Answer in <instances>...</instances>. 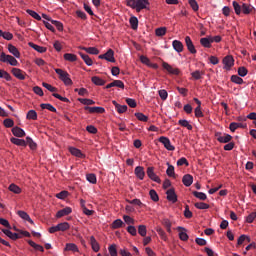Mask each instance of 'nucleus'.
Masks as SVG:
<instances>
[{"label":"nucleus","instance_id":"nucleus-10","mask_svg":"<svg viewBox=\"0 0 256 256\" xmlns=\"http://www.w3.org/2000/svg\"><path fill=\"white\" fill-rule=\"evenodd\" d=\"M147 5H149V0H136V11L137 13H141L143 9H147Z\"/></svg>","mask_w":256,"mask_h":256},{"label":"nucleus","instance_id":"nucleus-36","mask_svg":"<svg viewBox=\"0 0 256 256\" xmlns=\"http://www.w3.org/2000/svg\"><path fill=\"white\" fill-rule=\"evenodd\" d=\"M28 244L30 245V247H33V249H35L36 251H41V253L45 251V248H43V246L33 242L32 240H28Z\"/></svg>","mask_w":256,"mask_h":256},{"label":"nucleus","instance_id":"nucleus-31","mask_svg":"<svg viewBox=\"0 0 256 256\" xmlns=\"http://www.w3.org/2000/svg\"><path fill=\"white\" fill-rule=\"evenodd\" d=\"M79 55L81 59H83L84 63L88 65V67H91V65H93V60L91 59V57H89V55L84 54L83 52H79Z\"/></svg>","mask_w":256,"mask_h":256},{"label":"nucleus","instance_id":"nucleus-50","mask_svg":"<svg viewBox=\"0 0 256 256\" xmlns=\"http://www.w3.org/2000/svg\"><path fill=\"white\" fill-rule=\"evenodd\" d=\"M178 123L181 125V127H185L188 129V131H191L193 129V126L189 124V121L187 120H179Z\"/></svg>","mask_w":256,"mask_h":256},{"label":"nucleus","instance_id":"nucleus-42","mask_svg":"<svg viewBox=\"0 0 256 256\" xmlns=\"http://www.w3.org/2000/svg\"><path fill=\"white\" fill-rule=\"evenodd\" d=\"M192 194L194 195V197H196L197 199H200V201H205L207 199V194L203 193V192H197L194 191L192 192Z\"/></svg>","mask_w":256,"mask_h":256},{"label":"nucleus","instance_id":"nucleus-62","mask_svg":"<svg viewBox=\"0 0 256 256\" xmlns=\"http://www.w3.org/2000/svg\"><path fill=\"white\" fill-rule=\"evenodd\" d=\"M193 79H195L196 81H199V79H201V76L203 75V72L196 70L194 72L191 73Z\"/></svg>","mask_w":256,"mask_h":256},{"label":"nucleus","instance_id":"nucleus-57","mask_svg":"<svg viewBox=\"0 0 256 256\" xmlns=\"http://www.w3.org/2000/svg\"><path fill=\"white\" fill-rule=\"evenodd\" d=\"M149 195H150V199H152V201H154L155 203L159 201V195L157 194V191L152 189L150 190Z\"/></svg>","mask_w":256,"mask_h":256},{"label":"nucleus","instance_id":"nucleus-6","mask_svg":"<svg viewBox=\"0 0 256 256\" xmlns=\"http://www.w3.org/2000/svg\"><path fill=\"white\" fill-rule=\"evenodd\" d=\"M149 179L154 181L155 183H161V178L155 174V168L154 167H148L146 171Z\"/></svg>","mask_w":256,"mask_h":256},{"label":"nucleus","instance_id":"nucleus-63","mask_svg":"<svg viewBox=\"0 0 256 256\" xmlns=\"http://www.w3.org/2000/svg\"><path fill=\"white\" fill-rule=\"evenodd\" d=\"M247 73H248L247 68H245V67H239L238 68V75L240 77H246Z\"/></svg>","mask_w":256,"mask_h":256},{"label":"nucleus","instance_id":"nucleus-55","mask_svg":"<svg viewBox=\"0 0 256 256\" xmlns=\"http://www.w3.org/2000/svg\"><path fill=\"white\" fill-rule=\"evenodd\" d=\"M138 233H139V235H141V237H145L147 235V226L139 225L138 226Z\"/></svg>","mask_w":256,"mask_h":256},{"label":"nucleus","instance_id":"nucleus-32","mask_svg":"<svg viewBox=\"0 0 256 256\" xmlns=\"http://www.w3.org/2000/svg\"><path fill=\"white\" fill-rule=\"evenodd\" d=\"M64 251H72V253H79V248L75 245V243H67Z\"/></svg>","mask_w":256,"mask_h":256},{"label":"nucleus","instance_id":"nucleus-5","mask_svg":"<svg viewBox=\"0 0 256 256\" xmlns=\"http://www.w3.org/2000/svg\"><path fill=\"white\" fill-rule=\"evenodd\" d=\"M159 142L162 143V145H164L167 151H175V146L171 144V140H169V138L161 136L159 138Z\"/></svg>","mask_w":256,"mask_h":256},{"label":"nucleus","instance_id":"nucleus-15","mask_svg":"<svg viewBox=\"0 0 256 256\" xmlns=\"http://www.w3.org/2000/svg\"><path fill=\"white\" fill-rule=\"evenodd\" d=\"M134 174L138 179H140V181H143V179H145V168H143L142 166H137L134 169Z\"/></svg>","mask_w":256,"mask_h":256},{"label":"nucleus","instance_id":"nucleus-2","mask_svg":"<svg viewBox=\"0 0 256 256\" xmlns=\"http://www.w3.org/2000/svg\"><path fill=\"white\" fill-rule=\"evenodd\" d=\"M0 61L2 63H9V65H12V67H17L19 65V62L17 59L11 55L5 54V52H2L0 55Z\"/></svg>","mask_w":256,"mask_h":256},{"label":"nucleus","instance_id":"nucleus-11","mask_svg":"<svg viewBox=\"0 0 256 256\" xmlns=\"http://www.w3.org/2000/svg\"><path fill=\"white\" fill-rule=\"evenodd\" d=\"M84 111H88L89 113L103 114V113H105V108L99 107V106H94V107L85 106Z\"/></svg>","mask_w":256,"mask_h":256},{"label":"nucleus","instance_id":"nucleus-41","mask_svg":"<svg viewBox=\"0 0 256 256\" xmlns=\"http://www.w3.org/2000/svg\"><path fill=\"white\" fill-rule=\"evenodd\" d=\"M135 117L138 121H142L143 123H147V121H149V117L141 112L135 113Z\"/></svg>","mask_w":256,"mask_h":256},{"label":"nucleus","instance_id":"nucleus-38","mask_svg":"<svg viewBox=\"0 0 256 256\" xmlns=\"http://www.w3.org/2000/svg\"><path fill=\"white\" fill-rule=\"evenodd\" d=\"M65 61H69L70 63H75L77 61V55L71 53L64 54Z\"/></svg>","mask_w":256,"mask_h":256},{"label":"nucleus","instance_id":"nucleus-37","mask_svg":"<svg viewBox=\"0 0 256 256\" xmlns=\"http://www.w3.org/2000/svg\"><path fill=\"white\" fill-rule=\"evenodd\" d=\"M112 229H120V227H125V223L123 220L121 219H116L112 225H111Z\"/></svg>","mask_w":256,"mask_h":256},{"label":"nucleus","instance_id":"nucleus-54","mask_svg":"<svg viewBox=\"0 0 256 256\" xmlns=\"http://www.w3.org/2000/svg\"><path fill=\"white\" fill-rule=\"evenodd\" d=\"M86 179L89 183H92V185H95V183H97V176L95 174H87Z\"/></svg>","mask_w":256,"mask_h":256},{"label":"nucleus","instance_id":"nucleus-17","mask_svg":"<svg viewBox=\"0 0 256 256\" xmlns=\"http://www.w3.org/2000/svg\"><path fill=\"white\" fill-rule=\"evenodd\" d=\"M72 212H73V210L71 209V207H66V208H63V209L59 210L56 213V217H57V219H61V217L71 215Z\"/></svg>","mask_w":256,"mask_h":256},{"label":"nucleus","instance_id":"nucleus-21","mask_svg":"<svg viewBox=\"0 0 256 256\" xmlns=\"http://www.w3.org/2000/svg\"><path fill=\"white\" fill-rule=\"evenodd\" d=\"M69 152L71 153V155H73L74 157H78L79 159L85 158V154H83V152H81V150H79L78 148L70 147Z\"/></svg>","mask_w":256,"mask_h":256},{"label":"nucleus","instance_id":"nucleus-27","mask_svg":"<svg viewBox=\"0 0 256 256\" xmlns=\"http://www.w3.org/2000/svg\"><path fill=\"white\" fill-rule=\"evenodd\" d=\"M211 43H213V40H211V37L200 39V45H202V47H206V49H211Z\"/></svg>","mask_w":256,"mask_h":256},{"label":"nucleus","instance_id":"nucleus-46","mask_svg":"<svg viewBox=\"0 0 256 256\" xmlns=\"http://www.w3.org/2000/svg\"><path fill=\"white\" fill-rule=\"evenodd\" d=\"M0 79H5L6 81H11L12 77L11 74H9L5 70H0Z\"/></svg>","mask_w":256,"mask_h":256},{"label":"nucleus","instance_id":"nucleus-19","mask_svg":"<svg viewBox=\"0 0 256 256\" xmlns=\"http://www.w3.org/2000/svg\"><path fill=\"white\" fill-rule=\"evenodd\" d=\"M177 231H179V239L181 241H188L189 240V235H187V229L179 226L177 228Z\"/></svg>","mask_w":256,"mask_h":256},{"label":"nucleus","instance_id":"nucleus-35","mask_svg":"<svg viewBox=\"0 0 256 256\" xmlns=\"http://www.w3.org/2000/svg\"><path fill=\"white\" fill-rule=\"evenodd\" d=\"M92 83H94V85H98L100 87H102L103 85H105V80L101 79L99 76H94L91 78Z\"/></svg>","mask_w":256,"mask_h":256},{"label":"nucleus","instance_id":"nucleus-26","mask_svg":"<svg viewBox=\"0 0 256 256\" xmlns=\"http://www.w3.org/2000/svg\"><path fill=\"white\" fill-rule=\"evenodd\" d=\"M10 141L14 145H17L18 147H27V142L23 139L12 137Z\"/></svg>","mask_w":256,"mask_h":256},{"label":"nucleus","instance_id":"nucleus-28","mask_svg":"<svg viewBox=\"0 0 256 256\" xmlns=\"http://www.w3.org/2000/svg\"><path fill=\"white\" fill-rule=\"evenodd\" d=\"M90 245L95 253H99V242L95 239V236L90 237Z\"/></svg>","mask_w":256,"mask_h":256},{"label":"nucleus","instance_id":"nucleus-64","mask_svg":"<svg viewBox=\"0 0 256 256\" xmlns=\"http://www.w3.org/2000/svg\"><path fill=\"white\" fill-rule=\"evenodd\" d=\"M255 218H256V212H252L246 217V221L247 223H253V221H255Z\"/></svg>","mask_w":256,"mask_h":256},{"label":"nucleus","instance_id":"nucleus-52","mask_svg":"<svg viewBox=\"0 0 256 256\" xmlns=\"http://www.w3.org/2000/svg\"><path fill=\"white\" fill-rule=\"evenodd\" d=\"M166 174L168 175V177H175V167L171 164H168Z\"/></svg>","mask_w":256,"mask_h":256},{"label":"nucleus","instance_id":"nucleus-30","mask_svg":"<svg viewBox=\"0 0 256 256\" xmlns=\"http://www.w3.org/2000/svg\"><path fill=\"white\" fill-rule=\"evenodd\" d=\"M116 111H118V113H125V111H127V105H120L119 103H117V101L113 100L112 101Z\"/></svg>","mask_w":256,"mask_h":256},{"label":"nucleus","instance_id":"nucleus-58","mask_svg":"<svg viewBox=\"0 0 256 256\" xmlns=\"http://www.w3.org/2000/svg\"><path fill=\"white\" fill-rule=\"evenodd\" d=\"M194 206L196 207V209H209V204L205 202H197L194 204Z\"/></svg>","mask_w":256,"mask_h":256},{"label":"nucleus","instance_id":"nucleus-59","mask_svg":"<svg viewBox=\"0 0 256 256\" xmlns=\"http://www.w3.org/2000/svg\"><path fill=\"white\" fill-rule=\"evenodd\" d=\"M3 124H4V127H7L9 129L15 125V122L11 118H6Z\"/></svg>","mask_w":256,"mask_h":256},{"label":"nucleus","instance_id":"nucleus-48","mask_svg":"<svg viewBox=\"0 0 256 256\" xmlns=\"http://www.w3.org/2000/svg\"><path fill=\"white\" fill-rule=\"evenodd\" d=\"M26 119H32V121H37V112L35 110L28 111Z\"/></svg>","mask_w":256,"mask_h":256},{"label":"nucleus","instance_id":"nucleus-1","mask_svg":"<svg viewBox=\"0 0 256 256\" xmlns=\"http://www.w3.org/2000/svg\"><path fill=\"white\" fill-rule=\"evenodd\" d=\"M55 73L59 76L60 81L64 83L66 86L73 85V80H71V76L67 73V71H64L63 69L56 68Z\"/></svg>","mask_w":256,"mask_h":256},{"label":"nucleus","instance_id":"nucleus-44","mask_svg":"<svg viewBox=\"0 0 256 256\" xmlns=\"http://www.w3.org/2000/svg\"><path fill=\"white\" fill-rule=\"evenodd\" d=\"M166 33H167L166 27H160L155 30V35L157 37H163V36H165Z\"/></svg>","mask_w":256,"mask_h":256},{"label":"nucleus","instance_id":"nucleus-4","mask_svg":"<svg viewBox=\"0 0 256 256\" xmlns=\"http://www.w3.org/2000/svg\"><path fill=\"white\" fill-rule=\"evenodd\" d=\"M11 73L16 79L20 81H25V77H27V73L19 68H12Z\"/></svg>","mask_w":256,"mask_h":256},{"label":"nucleus","instance_id":"nucleus-34","mask_svg":"<svg viewBox=\"0 0 256 256\" xmlns=\"http://www.w3.org/2000/svg\"><path fill=\"white\" fill-rule=\"evenodd\" d=\"M232 5H233V8H234V11H235L236 15H241L243 5H240V3L237 2V1H233Z\"/></svg>","mask_w":256,"mask_h":256},{"label":"nucleus","instance_id":"nucleus-53","mask_svg":"<svg viewBox=\"0 0 256 256\" xmlns=\"http://www.w3.org/2000/svg\"><path fill=\"white\" fill-rule=\"evenodd\" d=\"M26 13H28V15H30V17H33V19H36V21H41V17L39 16V14L33 10H26Z\"/></svg>","mask_w":256,"mask_h":256},{"label":"nucleus","instance_id":"nucleus-20","mask_svg":"<svg viewBox=\"0 0 256 256\" xmlns=\"http://www.w3.org/2000/svg\"><path fill=\"white\" fill-rule=\"evenodd\" d=\"M172 47L176 51V53H183V49H184L183 42L179 40H174L172 42Z\"/></svg>","mask_w":256,"mask_h":256},{"label":"nucleus","instance_id":"nucleus-9","mask_svg":"<svg viewBox=\"0 0 256 256\" xmlns=\"http://www.w3.org/2000/svg\"><path fill=\"white\" fill-rule=\"evenodd\" d=\"M215 135H216L217 141H219V143H229L233 139V137L229 134L221 135L220 132H217Z\"/></svg>","mask_w":256,"mask_h":256},{"label":"nucleus","instance_id":"nucleus-45","mask_svg":"<svg viewBox=\"0 0 256 256\" xmlns=\"http://www.w3.org/2000/svg\"><path fill=\"white\" fill-rule=\"evenodd\" d=\"M58 226V231H68V229H70V225L68 222H62L57 224Z\"/></svg>","mask_w":256,"mask_h":256},{"label":"nucleus","instance_id":"nucleus-12","mask_svg":"<svg viewBox=\"0 0 256 256\" xmlns=\"http://www.w3.org/2000/svg\"><path fill=\"white\" fill-rule=\"evenodd\" d=\"M163 69H166L170 75H179V68H173L169 63L163 62L162 63Z\"/></svg>","mask_w":256,"mask_h":256},{"label":"nucleus","instance_id":"nucleus-24","mask_svg":"<svg viewBox=\"0 0 256 256\" xmlns=\"http://www.w3.org/2000/svg\"><path fill=\"white\" fill-rule=\"evenodd\" d=\"M17 215H19V217H21V219H23L24 221H28V223H31V225H33V220L31 219V216H29V214H27V212L23 211V210H19L17 212Z\"/></svg>","mask_w":256,"mask_h":256},{"label":"nucleus","instance_id":"nucleus-7","mask_svg":"<svg viewBox=\"0 0 256 256\" xmlns=\"http://www.w3.org/2000/svg\"><path fill=\"white\" fill-rule=\"evenodd\" d=\"M222 63L224 65V69H227L229 71V69H231V67L235 65V59H233V56L228 55L223 58Z\"/></svg>","mask_w":256,"mask_h":256},{"label":"nucleus","instance_id":"nucleus-13","mask_svg":"<svg viewBox=\"0 0 256 256\" xmlns=\"http://www.w3.org/2000/svg\"><path fill=\"white\" fill-rule=\"evenodd\" d=\"M2 233H4V235H6V237H9V239H12V241H17V239H21L20 234L13 233L9 229H2Z\"/></svg>","mask_w":256,"mask_h":256},{"label":"nucleus","instance_id":"nucleus-22","mask_svg":"<svg viewBox=\"0 0 256 256\" xmlns=\"http://www.w3.org/2000/svg\"><path fill=\"white\" fill-rule=\"evenodd\" d=\"M8 51H9V53H11V55L16 57V59H20L21 52H19V49H17V47L13 46V44L8 45Z\"/></svg>","mask_w":256,"mask_h":256},{"label":"nucleus","instance_id":"nucleus-61","mask_svg":"<svg viewBox=\"0 0 256 256\" xmlns=\"http://www.w3.org/2000/svg\"><path fill=\"white\" fill-rule=\"evenodd\" d=\"M162 225H164L168 233H171V221L169 219H164Z\"/></svg>","mask_w":256,"mask_h":256},{"label":"nucleus","instance_id":"nucleus-33","mask_svg":"<svg viewBox=\"0 0 256 256\" xmlns=\"http://www.w3.org/2000/svg\"><path fill=\"white\" fill-rule=\"evenodd\" d=\"M129 23L131 25V28L134 31H137V28L139 27V20L137 19V17H135V16L130 17Z\"/></svg>","mask_w":256,"mask_h":256},{"label":"nucleus","instance_id":"nucleus-16","mask_svg":"<svg viewBox=\"0 0 256 256\" xmlns=\"http://www.w3.org/2000/svg\"><path fill=\"white\" fill-rule=\"evenodd\" d=\"M167 200L172 203H177V194L175 193V189L171 188L166 191Z\"/></svg>","mask_w":256,"mask_h":256},{"label":"nucleus","instance_id":"nucleus-49","mask_svg":"<svg viewBox=\"0 0 256 256\" xmlns=\"http://www.w3.org/2000/svg\"><path fill=\"white\" fill-rule=\"evenodd\" d=\"M79 103H82V105H95V101L92 99L87 98H78Z\"/></svg>","mask_w":256,"mask_h":256},{"label":"nucleus","instance_id":"nucleus-56","mask_svg":"<svg viewBox=\"0 0 256 256\" xmlns=\"http://www.w3.org/2000/svg\"><path fill=\"white\" fill-rule=\"evenodd\" d=\"M9 191H11L12 193H16V195H19V193H21V188L15 184H11L9 186Z\"/></svg>","mask_w":256,"mask_h":256},{"label":"nucleus","instance_id":"nucleus-8","mask_svg":"<svg viewBox=\"0 0 256 256\" xmlns=\"http://www.w3.org/2000/svg\"><path fill=\"white\" fill-rule=\"evenodd\" d=\"M185 43L189 53H191L192 55H195V53H197V49H195V45L193 44V40H191V37L186 36Z\"/></svg>","mask_w":256,"mask_h":256},{"label":"nucleus","instance_id":"nucleus-40","mask_svg":"<svg viewBox=\"0 0 256 256\" xmlns=\"http://www.w3.org/2000/svg\"><path fill=\"white\" fill-rule=\"evenodd\" d=\"M26 145H29L32 151H35V149H37V143H35V141H33V139L29 136L26 137Z\"/></svg>","mask_w":256,"mask_h":256},{"label":"nucleus","instance_id":"nucleus-25","mask_svg":"<svg viewBox=\"0 0 256 256\" xmlns=\"http://www.w3.org/2000/svg\"><path fill=\"white\" fill-rule=\"evenodd\" d=\"M29 47H31L32 49H34V51H37L38 53H45L47 52V48L46 47H42V46H39L33 42H29L28 43Z\"/></svg>","mask_w":256,"mask_h":256},{"label":"nucleus","instance_id":"nucleus-39","mask_svg":"<svg viewBox=\"0 0 256 256\" xmlns=\"http://www.w3.org/2000/svg\"><path fill=\"white\" fill-rule=\"evenodd\" d=\"M83 51H86V53H89L90 55H99V49L96 47H83Z\"/></svg>","mask_w":256,"mask_h":256},{"label":"nucleus","instance_id":"nucleus-60","mask_svg":"<svg viewBox=\"0 0 256 256\" xmlns=\"http://www.w3.org/2000/svg\"><path fill=\"white\" fill-rule=\"evenodd\" d=\"M188 3L194 11H199V4L197 3V0H188Z\"/></svg>","mask_w":256,"mask_h":256},{"label":"nucleus","instance_id":"nucleus-29","mask_svg":"<svg viewBox=\"0 0 256 256\" xmlns=\"http://www.w3.org/2000/svg\"><path fill=\"white\" fill-rule=\"evenodd\" d=\"M12 133L14 137H25V130L19 128L18 126L12 128Z\"/></svg>","mask_w":256,"mask_h":256},{"label":"nucleus","instance_id":"nucleus-18","mask_svg":"<svg viewBox=\"0 0 256 256\" xmlns=\"http://www.w3.org/2000/svg\"><path fill=\"white\" fill-rule=\"evenodd\" d=\"M112 87H119V89H125V84L121 80H114L110 84L105 86V89H111Z\"/></svg>","mask_w":256,"mask_h":256},{"label":"nucleus","instance_id":"nucleus-23","mask_svg":"<svg viewBox=\"0 0 256 256\" xmlns=\"http://www.w3.org/2000/svg\"><path fill=\"white\" fill-rule=\"evenodd\" d=\"M182 183L185 185V187H191L193 185V177L191 174H186L182 178Z\"/></svg>","mask_w":256,"mask_h":256},{"label":"nucleus","instance_id":"nucleus-43","mask_svg":"<svg viewBox=\"0 0 256 256\" xmlns=\"http://www.w3.org/2000/svg\"><path fill=\"white\" fill-rule=\"evenodd\" d=\"M41 109H47L48 111H51L52 113H57V108L51 104H41Z\"/></svg>","mask_w":256,"mask_h":256},{"label":"nucleus","instance_id":"nucleus-3","mask_svg":"<svg viewBox=\"0 0 256 256\" xmlns=\"http://www.w3.org/2000/svg\"><path fill=\"white\" fill-rule=\"evenodd\" d=\"M100 59H105L109 63H115V51L113 49H109L105 54H101L98 56Z\"/></svg>","mask_w":256,"mask_h":256},{"label":"nucleus","instance_id":"nucleus-14","mask_svg":"<svg viewBox=\"0 0 256 256\" xmlns=\"http://www.w3.org/2000/svg\"><path fill=\"white\" fill-rule=\"evenodd\" d=\"M255 7L253 5L242 3V12L244 15H251V13H255Z\"/></svg>","mask_w":256,"mask_h":256},{"label":"nucleus","instance_id":"nucleus-51","mask_svg":"<svg viewBox=\"0 0 256 256\" xmlns=\"http://www.w3.org/2000/svg\"><path fill=\"white\" fill-rule=\"evenodd\" d=\"M42 87H45V89H47L48 91H50L51 93H57V88L53 87L51 84L47 83V82H43L42 83Z\"/></svg>","mask_w":256,"mask_h":256},{"label":"nucleus","instance_id":"nucleus-47","mask_svg":"<svg viewBox=\"0 0 256 256\" xmlns=\"http://www.w3.org/2000/svg\"><path fill=\"white\" fill-rule=\"evenodd\" d=\"M231 81H232V83H236V85H243V83H244L243 78H241L237 75H232Z\"/></svg>","mask_w":256,"mask_h":256}]
</instances>
